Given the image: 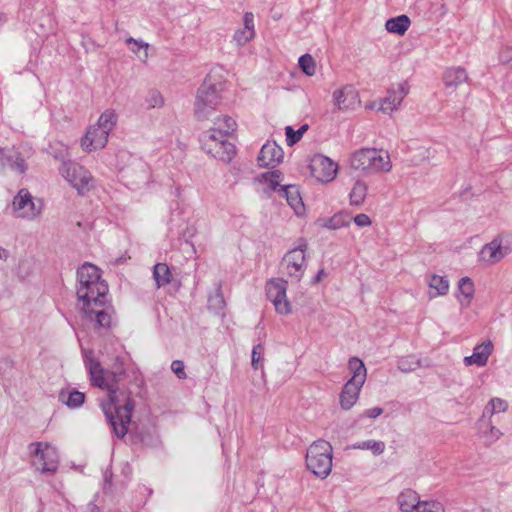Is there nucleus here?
Wrapping results in <instances>:
<instances>
[{
    "label": "nucleus",
    "instance_id": "7c9ffc66",
    "mask_svg": "<svg viewBox=\"0 0 512 512\" xmlns=\"http://www.w3.org/2000/svg\"><path fill=\"white\" fill-rule=\"evenodd\" d=\"M129 51L142 63L149 59L150 44L141 38L127 37L124 40Z\"/></svg>",
    "mask_w": 512,
    "mask_h": 512
},
{
    "label": "nucleus",
    "instance_id": "3c124183",
    "mask_svg": "<svg viewBox=\"0 0 512 512\" xmlns=\"http://www.w3.org/2000/svg\"><path fill=\"white\" fill-rule=\"evenodd\" d=\"M383 413L382 408L372 407L364 411L363 415L367 418H377Z\"/></svg>",
    "mask_w": 512,
    "mask_h": 512
},
{
    "label": "nucleus",
    "instance_id": "72a5a7b5",
    "mask_svg": "<svg viewBox=\"0 0 512 512\" xmlns=\"http://www.w3.org/2000/svg\"><path fill=\"white\" fill-rule=\"evenodd\" d=\"M419 500V494L410 488L403 489L397 496V504L401 512H410Z\"/></svg>",
    "mask_w": 512,
    "mask_h": 512
},
{
    "label": "nucleus",
    "instance_id": "412c9836",
    "mask_svg": "<svg viewBox=\"0 0 512 512\" xmlns=\"http://www.w3.org/2000/svg\"><path fill=\"white\" fill-rule=\"evenodd\" d=\"M281 196L286 199L288 205L292 208L297 217L303 218L306 216V207L297 185H283L281 187Z\"/></svg>",
    "mask_w": 512,
    "mask_h": 512
},
{
    "label": "nucleus",
    "instance_id": "20e7f679",
    "mask_svg": "<svg viewBox=\"0 0 512 512\" xmlns=\"http://www.w3.org/2000/svg\"><path fill=\"white\" fill-rule=\"evenodd\" d=\"M226 80L222 75L210 73L199 87L195 98V115L198 120H206L213 116L222 102L221 93L226 88Z\"/></svg>",
    "mask_w": 512,
    "mask_h": 512
},
{
    "label": "nucleus",
    "instance_id": "aec40b11",
    "mask_svg": "<svg viewBox=\"0 0 512 512\" xmlns=\"http://www.w3.org/2000/svg\"><path fill=\"white\" fill-rule=\"evenodd\" d=\"M469 75L467 70L462 66H452L445 70L443 82L449 93L456 92L461 86L468 84Z\"/></svg>",
    "mask_w": 512,
    "mask_h": 512
},
{
    "label": "nucleus",
    "instance_id": "b1692460",
    "mask_svg": "<svg viewBox=\"0 0 512 512\" xmlns=\"http://www.w3.org/2000/svg\"><path fill=\"white\" fill-rule=\"evenodd\" d=\"M254 14L245 12L243 15V27L235 31L233 41L238 46H244L255 38Z\"/></svg>",
    "mask_w": 512,
    "mask_h": 512
},
{
    "label": "nucleus",
    "instance_id": "58836bf2",
    "mask_svg": "<svg viewBox=\"0 0 512 512\" xmlns=\"http://www.w3.org/2000/svg\"><path fill=\"white\" fill-rule=\"evenodd\" d=\"M410 512H444L443 505L437 500H419Z\"/></svg>",
    "mask_w": 512,
    "mask_h": 512
},
{
    "label": "nucleus",
    "instance_id": "c9c22d12",
    "mask_svg": "<svg viewBox=\"0 0 512 512\" xmlns=\"http://www.w3.org/2000/svg\"><path fill=\"white\" fill-rule=\"evenodd\" d=\"M153 278L157 288L168 285L172 280V273L166 263H157L153 267Z\"/></svg>",
    "mask_w": 512,
    "mask_h": 512
},
{
    "label": "nucleus",
    "instance_id": "09e8293b",
    "mask_svg": "<svg viewBox=\"0 0 512 512\" xmlns=\"http://www.w3.org/2000/svg\"><path fill=\"white\" fill-rule=\"evenodd\" d=\"M225 306V302L221 293L216 292L214 295L209 297V307L214 310H222Z\"/></svg>",
    "mask_w": 512,
    "mask_h": 512
},
{
    "label": "nucleus",
    "instance_id": "1a4fd4ad",
    "mask_svg": "<svg viewBox=\"0 0 512 512\" xmlns=\"http://www.w3.org/2000/svg\"><path fill=\"white\" fill-rule=\"evenodd\" d=\"M307 250L308 244L302 239L296 247L290 249L282 258L281 272L291 282L297 283L303 278L307 268Z\"/></svg>",
    "mask_w": 512,
    "mask_h": 512
},
{
    "label": "nucleus",
    "instance_id": "a211bd4d",
    "mask_svg": "<svg viewBox=\"0 0 512 512\" xmlns=\"http://www.w3.org/2000/svg\"><path fill=\"white\" fill-rule=\"evenodd\" d=\"M352 222V215L347 210H339L330 217L318 218L315 225L324 230L337 231L348 228Z\"/></svg>",
    "mask_w": 512,
    "mask_h": 512
},
{
    "label": "nucleus",
    "instance_id": "ddd939ff",
    "mask_svg": "<svg viewBox=\"0 0 512 512\" xmlns=\"http://www.w3.org/2000/svg\"><path fill=\"white\" fill-rule=\"evenodd\" d=\"M505 235L498 234L491 241L484 244L477 254L478 262L486 267L501 262L508 254V247L504 245Z\"/></svg>",
    "mask_w": 512,
    "mask_h": 512
},
{
    "label": "nucleus",
    "instance_id": "a19ab883",
    "mask_svg": "<svg viewBox=\"0 0 512 512\" xmlns=\"http://www.w3.org/2000/svg\"><path fill=\"white\" fill-rule=\"evenodd\" d=\"M298 64L304 74L314 76L316 73V62L312 55L306 53L299 57Z\"/></svg>",
    "mask_w": 512,
    "mask_h": 512
},
{
    "label": "nucleus",
    "instance_id": "4468645a",
    "mask_svg": "<svg viewBox=\"0 0 512 512\" xmlns=\"http://www.w3.org/2000/svg\"><path fill=\"white\" fill-rule=\"evenodd\" d=\"M34 448L37 458L36 464L42 473H55L59 466V453L55 446L48 442H35L30 445Z\"/></svg>",
    "mask_w": 512,
    "mask_h": 512
},
{
    "label": "nucleus",
    "instance_id": "c756f323",
    "mask_svg": "<svg viewBox=\"0 0 512 512\" xmlns=\"http://www.w3.org/2000/svg\"><path fill=\"white\" fill-rule=\"evenodd\" d=\"M475 295V286L470 277H462L458 282V291L456 294V298L459 304L468 308L471 305V302Z\"/></svg>",
    "mask_w": 512,
    "mask_h": 512
},
{
    "label": "nucleus",
    "instance_id": "f257e3e1",
    "mask_svg": "<svg viewBox=\"0 0 512 512\" xmlns=\"http://www.w3.org/2000/svg\"><path fill=\"white\" fill-rule=\"evenodd\" d=\"M84 363L92 385L108 392L107 399L101 402V408L111 424L114 433L123 438L128 432L134 404L124 393L117 392L116 373L108 372L94 358L92 350L84 351Z\"/></svg>",
    "mask_w": 512,
    "mask_h": 512
},
{
    "label": "nucleus",
    "instance_id": "8fccbe9b",
    "mask_svg": "<svg viewBox=\"0 0 512 512\" xmlns=\"http://www.w3.org/2000/svg\"><path fill=\"white\" fill-rule=\"evenodd\" d=\"M171 369L179 379H185L187 377L184 370V363L181 360H174L171 363Z\"/></svg>",
    "mask_w": 512,
    "mask_h": 512
},
{
    "label": "nucleus",
    "instance_id": "7ed1b4c3",
    "mask_svg": "<svg viewBox=\"0 0 512 512\" xmlns=\"http://www.w3.org/2000/svg\"><path fill=\"white\" fill-rule=\"evenodd\" d=\"M348 164L353 171L364 175L387 174L393 168L389 152L376 147L356 149L351 153Z\"/></svg>",
    "mask_w": 512,
    "mask_h": 512
},
{
    "label": "nucleus",
    "instance_id": "39448f33",
    "mask_svg": "<svg viewBox=\"0 0 512 512\" xmlns=\"http://www.w3.org/2000/svg\"><path fill=\"white\" fill-rule=\"evenodd\" d=\"M118 121V114L114 109L104 110L97 121L89 125L80 140L81 149L91 153L103 149L109 140V135Z\"/></svg>",
    "mask_w": 512,
    "mask_h": 512
},
{
    "label": "nucleus",
    "instance_id": "ea45409f",
    "mask_svg": "<svg viewBox=\"0 0 512 512\" xmlns=\"http://www.w3.org/2000/svg\"><path fill=\"white\" fill-rule=\"evenodd\" d=\"M145 104L149 109L162 108L165 104V99L160 91L150 89L145 97Z\"/></svg>",
    "mask_w": 512,
    "mask_h": 512
},
{
    "label": "nucleus",
    "instance_id": "6e6552de",
    "mask_svg": "<svg viewBox=\"0 0 512 512\" xmlns=\"http://www.w3.org/2000/svg\"><path fill=\"white\" fill-rule=\"evenodd\" d=\"M59 172L62 178L79 196H86L95 188V178L91 172L77 162H63Z\"/></svg>",
    "mask_w": 512,
    "mask_h": 512
},
{
    "label": "nucleus",
    "instance_id": "f03ea898",
    "mask_svg": "<svg viewBox=\"0 0 512 512\" xmlns=\"http://www.w3.org/2000/svg\"><path fill=\"white\" fill-rule=\"evenodd\" d=\"M77 299L81 310H90V305H99L108 293V285L101 278L98 267L83 264L77 271Z\"/></svg>",
    "mask_w": 512,
    "mask_h": 512
},
{
    "label": "nucleus",
    "instance_id": "4c0bfd02",
    "mask_svg": "<svg viewBox=\"0 0 512 512\" xmlns=\"http://www.w3.org/2000/svg\"><path fill=\"white\" fill-rule=\"evenodd\" d=\"M354 448L359 450H369L373 455L378 456L385 451L386 445L383 441L369 439L355 444Z\"/></svg>",
    "mask_w": 512,
    "mask_h": 512
},
{
    "label": "nucleus",
    "instance_id": "a878e982",
    "mask_svg": "<svg viewBox=\"0 0 512 512\" xmlns=\"http://www.w3.org/2000/svg\"><path fill=\"white\" fill-rule=\"evenodd\" d=\"M362 385L346 382L339 394V405L343 410L352 409L359 400Z\"/></svg>",
    "mask_w": 512,
    "mask_h": 512
},
{
    "label": "nucleus",
    "instance_id": "f704fd0d",
    "mask_svg": "<svg viewBox=\"0 0 512 512\" xmlns=\"http://www.w3.org/2000/svg\"><path fill=\"white\" fill-rule=\"evenodd\" d=\"M0 168H8L18 174H24L27 166L25 161L18 155H6L3 149H0Z\"/></svg>",
    "mask_w": 512,
    "mask_h": 512
},
{
    "label": "nucleus",
    "instance_id": "9d476101",
    "mask_svg": "<svg viewBox=\"0 0 512 512\" xmlns=\"http://www.w3.org/2000/svg\"><path fill=\"white\" fill-rule=\"evenodd\" d=\"M287 289L288 281L282 277L271 278L265 285L267 298L280 316H289L293 313V305L288 299Z\"/></svg>",
    "mask_w": 512,
    "mask_h": 512
},
{
    "label": "nucleus",
    "instance_id": "bb28decb",
    "mask_svg": "<svg viewBox=\"0 0 512 512\" xmlns=\"http://www.w3.org/2000/svg\"><path fill=\"white\" fill-rule=\"evenodd\" d=\"M509 404L506 399L492 397L482 410L479 418L500 420V415L508 411Z\"/></svg>",
    "mask_w": 512,
    "mask_h": 512
},
{
    "label": "nucleus",
    "instance_id": "f8f14e48",
    "mask_svg": "<svg viewBox=\"0 0 512 512\" xmlns=\"http://www.w3.org/2000/svg\"><path fill=\"white\" fill-rule=\"evenodd\" d=\"M309 168L312 177L323 184L335 180L339 172L338 163L323 154L314 155L310 160Z\"/></svg>",
    "mask_w": 512,
    "mask_h": 512
},
{
    "label": "nucleus",
    "instance_id": "603ef678",
    "mask_svg": "<svg viewBox=\"0 0 512 512\" xmlns=\"http://www.w3.org/2000/svg\"><path fill=\"white\" fill-rule=\"evenodd\" d=\"M326 275H327L326 270L324 268L320 269L317 272V274L313 277L311 283L312 284L320 283L326 277Z\"/></svg>",
    "mask_w": 512,
    "mask_h": 512
},
{
    "label": "nucleus",
    "instance_id": "e433bc0d",
    "mask_svg": "<svg viewBox=\"0 0 512 512\" xmlns=\"http://www.w3.org/2000/svg\"><path fill=\"white\" fill-rule=\"evenodd\" d=\"M260 180L271 190L275 191L279 188V192L281 193V187L284 184H282L283 174L280 170L265 172L261 175Z\"/></svg>",
    "mask_w": 512,
    "mask_h": 512
},
{
    "label": "nucleus",
    "instance_id": "cd10ccee",
    "mask_svg": "<svg viewBox=\"0 0 512 512\" xmlns=\"http://www.w3.org/2000/svg\"><path fill=\"white\" fill-rule=\"evenodd\" d=\"M369 191L368 183L363 179H356L348 193L349 204L352 207L362 206L367 199Z\"/></svg>",
    "mask_w": 512,
    "mask_h": 512
},
{
    "label": "nucleus",
    "instance_id": "a18cd8bd",
    "mask_svg": "<svg viewBox=\"0 0 512 512\" xmlns=\"http://www.w3.org/2000/svg\"><path fill=\"white\" fill-rule=\"evenodd\" d=\"M420 367V360L410 357L407 359H402L399 362L398 368L403 372H411Z\"/></svg>",
    "mask_w": 512,
    "mask_h": 512
},
{
    "label": "nucleus",
    "instance_id": "9b49d317",
    "mask_svg": "<svg viewBox=\"0 0 512 512\" xmlns=\"http://www.w3.org/2000/svg\"><path fill=\"white\" fill-rule=\"evenodd\" d=\"M200 142L202 149L208 155L224 162H230L235 153V147L227 140V137L211 130L201 134Z\"/></svg>",
    "mask_w": 512,
    "mask_h": 512
},
{
    "label": "nucleus",
    "instance_id": "c03bdc74",
    "mask_svg": "<svg viewBox=\"0 0 512 512\" xmlns=\"http://www.w3.org/2000/svg\"><path fill=\"white\" fill-rule=\"evenodd\" d=\"M264 351L265 348L262 344L255 345L252 350L251 365L255 370H258L260 367H262Z\"/></svg>",
    "mask_w": 512,
    "mask_h": 512
},
{
    "label": "nucleus",
    "instance_id": "dca6fc26",
    "mask_svg": "<svg viewBox=\"0 0 512 512\" xmlns=\"http://www.w3.org/2000/svg\"><path fill=\"white\" fill-rule=\"evenodd\" d=\"M475 428V434L477 438L485 446H491L495 444L505 434L502 426L500 425V420L478 418L475 423Z\"/></svg>",
    "mask_w": 512,
    "mask_h": 512
},
{
    "label": "nucleus",
    "instance_id": "5fc2aeb1",
    "mask_svg": "<svg viewBox=\"0 0 512 512\" xmlns=\"http://www.w3.org/2000/svg\"><path fill=\"white\" fill-rule=\"evenodd\" d=\"M8 257V252L0 246V260H5Z\"/></svg>",
    "mask_w": 512,
    "mask_h": 512
},
{
    "label": "nucleus",
    "instance_id": "c85d7f7f",
    "mask_svg": "<svg viewBox=\"0 0 512 512\" xmlns=\"http://www.w3.org/2000/svg\"><path fill=\"white\" fill-rule=\"evenodd\" d=\"M350 378L348 383L364 386L367 379V369L364 362L358 357H351L348 360Z\"/></svg>",
    "mask_w": 512,
    "mask_h": 512
},
{
    "label": "nucleus",
    "instance_id": "5701e85b",
    "mask_svg": "<svg viewBox=\"0 0 512 512\" xmlns=\"http://www.w3.org/2000/svg\"><path fill=\"white\" fill-rule=\"evenodd\" d=\"M427 296L430 300L444 297L449 293L450 282L446 275L432 273L427 277Z\"/></svg>",
    "mask_w": 512,
    "mask_h": 512
},
{
    "label": "nucleus",
    "instance_id": "473e14b6",
    "mask_svg": "<svg viewBox=\"0 0 512 512\" xmlns=\"http://www.w3.org/2000/svg\"><path fill=\"white\" fill-rule=\"evenodd\" d=\"M236 121L228 115H220L214 118L213 125L209 129L215 133L228 137L236 131Z\"/></svg>",
    "mask_w": 512,
    "mask_h": 512
},
{
    "label": "nucleus",
    "instance_id": "864d4df0",
    "mask_svg": "<svg viewBox=\"0 0 512 512\" xmlns=\"http://www.w3.org/2000/svg\"><path fill=\"white\" fill-rule=\"evenodd\" d=\"M379 108H380V100L372 101L365 105V110H368V111H373V110L379 111Z\"/></svg>",
    "mask_w": 512,
    "mask_h": 512
},
{
    "label": "nucleus",
    "instance_id": "393cba45",
    "mask_svg": "<svg viewBox=\"0 0 512 512\" xmlns=\"http://www.w3.org/2000/svg\"><path fill=\"white\" fill-rule=\"evenodd\" d=\"M106 298L100 301L99 305H90V310H81L89 321L95 320V324L99 328L110 326L111 316L105 309Z\"/></svg>",
    "mask_w": 512,
    "mask_h": 512
},
{
    "label": "nucleus",
    "instance_id": "6ab92c4d",
    "mask_svg": "<svg viewBox=\"0 0 512 512\" xmlns=\"http://www.w3.org/2000/svg\"><path fill=\"white\" fill-rule=\"evenodd\" d=\"M284 158L283 149L274 141H267L261 148L257 157L259 166L275 167L282 162Z\"/></svg>",
    "mask_w": 512,
    "mask_h": 512
},
{
    "label": "nucleus",
    "instance_id": "423d86ee",
    "mask_svg": "<svg viewBox=\"0 0 512 512\" xmlns=\"http://www.w3.org/2000/svg\"><path fill=\"white\" fill-rule=\"evenodd\" d=\"M307 469L317 478H327L333 467V447L324 439L312 442L305 455Z\"/></svg>",
    "mask_w": 512,
    "mask_h": 512
},
{
    "label": "nucleus",
    "instance_id": "0eeeda50",
    "mask_svg": "<svg viewBox=\"0 0 512 512\" xmlns=\"http://www.w3.org/2000/svg\"><path fill=\"white\" fill-rule=\"evenodd\" d=\"M44 207V200L33 195L27 188L18 190L10 204L12 216L26 222L38 220L43 214Z\"/></svg>",
    "mask_w": 512,
    "mask_h": 512
},
{
    "label": "nucleus",
    "instance_id": "49530a36",
    "mask_svg": "<svg viewBox=\"0 0 512 512\" xmlns=\"http://www.w3.org/2000/svg\"><path fill=\"white\" fill-rule=\"evenodd\" d=\"M499 61L510 68H512V46L503 47L498 54Z\"/></svg>",
    "mask_w": 512,
    "mask_h": 512
},
{
    "label": "nucleus",
    "instance_id": "79ce46f5",
    "mask_svg": "<svg viewBox=\"0 0 512 512\" xmlns=\"http://www.w3.org/2000/svg\"><path fill=\"white\" fill-rule=\"evenodd\" d=\"M308 125L304 124L302 125L298 130H294L291 126H286L285 128V134H286V141L289 146L294 145L297 143L303 136V134L307 131Z\"/></svg>",
    "mask_w": 512,
    "mask_h": 512
},
{
    "label": "nucleus",
    "instance_id": "4be33fe9",
    "mask_svg": "<svg viewBox=\"0 0 512 512\" xmlns=\"http://www.w3.org/2000/svg\"><path fill=\"white\" fill-rule=\"evenodd\" d=\"M493 352V343L491 340H485L483 343L476 345L473 353L466 356L463 362L466 366L483 367L487 364L490 355Z\"/></svg>",
    "mask_w": 512,
    "mask_h": 512
},
{
    "label": "nucleus",
    "instance_id": "2f4dec72",
    "mask_svg": "<svg viewBox=\"0 0 512 512\" xmlns=\"http://www.w3.org/2000/svg\"><path fill=\"white\" fill-rule=\"evenodd\" d=\"M410 26L411 20L405 14L391 17L387 19L384 24V27L388 33L398 36H403L408 31Z\"/></svg>",
    "mask_w": 512,
    "mask_h": 512
},
{
    "label": "nucleus",
    "instance_id": "2eb2a0df",
    "mask_svg": "<svg viewBox=\"0 0 512 512\" xmlns=\"http://www.w3.org/2000/svg\"><path fill=\"white\" fill-rule=\"evenodd\" d=\"M333 105L341 112H349L360 106L358 90L351 84L336 88L332 93Z\"/></svg>",
    "mask_w": 512,
    "mask_h": 512
},
{
    "label": "nucleus",
    "instance_id": "de8ad7c7",
    "mask_svg": "<svg viewBox=\"0 0 512 512\" xmlns=\"http://www.w3.org/2000/svg\"><path fill=\"white\" fill-rule=\"evenodd\" d=\"M353 223L359 228H367L372 225V219L365 213H359L352 216Z\"/></svg>",
    "mask_w": 512,
    "mask_h": 512
},
{
    "label": "nucleus",
    "instance_id": "f3484780",
    "mask_svg": "<svg viewBox=\"0 0 512 512\" xmlns=\"http://www.w3.org/2000/svg\"><path fill=\"white\" fill-rule=\"evenodd\" d=\"M408 93L409 85L406 81H401L392 85L386 96L380 99L379 112L388 115L396 112Z\"/></svg>",
    "mask_w": 512,
    "mask_h": 512
},
{
    "label": "nucleus",
    "instance_id": "37998d69",
    "mask_svg": "<svg viewBox=\"0 0 512 512\" xmlns=\"http://www.w3.org/2000/svg\"><path fill=\"white\" fill-rule=\"evenodd\" d=\"M84 400V393L80 391H71L68 393L67 399L64 401V403L69 408H78L84 403Z\"/></svg>",
    "mask_w": 512,
    "mask_h": 512
}]
</instances>
